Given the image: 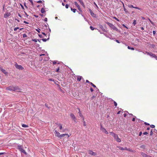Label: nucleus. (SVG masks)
<instances>
[{
    "mask_svg": "<svg viewBox=\"0 0 157 157\" xmlns=\"http://www.w3.org/2000/svg\"><path fill=\"white\" fill-rule=\"evenodd\" d=\"M6 89L10 91H18L20 90L17 86L14 87L12 86H10L6 88Z\"/></svg>",
    "mask_w": 157,
    "mask_h": 157,
    "instance_id": "1",
    "label": "nucleus"
},
{
    "mask_svg": "<svg viewBox=\"0 0 157 157\" xmlns=\"http://www.w3.org/2000/svg\"><path fill=\"white\" fill-rule=\"evenodd\" d=\"M107 24L113 29L118 31V29L113 24L109 22L107 23Z\"/></svg>",
    "mask_w": 157,
    "mask_h": 157,
    "instance_id": "2",
    "label": "nucleus"
},
{
    "mask_svg": "<svg viewBox=\"0 0 157 157\" xmlns=\"http://www.w3.org/2000/svg\"><path fill=\"white\" fill-rule=\"evenodd\" d=\"M18 149H19L20 151L21 152L24 153L25 154H26V152L22 148V147L20 145H18Z\"/></svg>",
    "mask_w": 157,
    "mask_h": 157,
    "instance_id": "3",
    "label": "nucleus"
},
{
    "mask_svg": "<svg viewBox=\"0 0 157 157\" xmlns=\"http://www.w3.org/2000/svg\"><path fill=\"white\" fill-rule=\"evenodd\" d=\"M100 130L106 134H108V132L106 130V129L103 128L102 126H101Z\"/></svg>",
    "mask_w": 157,
    "mask_h": 157,
    "instance_id": "4",
    "label": "nucleus"
},
{
    "mask_svg": "<svg viewBox=\"0 0 157 157\" xmlns=\"http://www.w3.org/2000/svg\"><path fill=\"white\" fill-rule=\"evenodd\" d=\"M14 65L17 69H23L21 66L18 65L16 63H15Z\"/></svg>",
    "mask_w": 157,
    "mask_h": 157,
    "instance_id": "5",
    "label": "nucleus"
},
{
    "mask_svg": "<svg viewBox=\"0 0 157 157\" xmlns=\"http://www.w3.org/2000/svg\"><path fill=\"white\" fill-rule=\"evenodd\" d=\"M146 52L147 55H149L151 56L154 58L155 57V55L154 54H153L151 52Z\"/></svg>",
    "mask_w": 157,
    "mask_h": 157,
    "instance_id": "6",
    "label": "nucleus"
},
{
    "mask_svg": "<svg viewBox=\"0 0 157 157\" xmlns=\"http://www.w3.org/2000/svg\"><path fill=\"white\" fill-rule=\"evenodd\" d=\"M89 154L91 155L95 156L97 155V153L96 152H94L90 150L89 151Z\"/></svg>",
    "mask_w": 157,
    "mask_h": 157,
    "instance_id": "7",
    "label": "nucleus"
},
{
    "mask_svg": "<svg viewBox=\"0 0 157 157\" xmlns=\"http://www.w3.org/2000/svg\"><path fill=\"white\" fill-rule=\"evenodd\" d=\"M67 136V138H68L69 136V135L67 134H63L60 135L59 138L60 139H62L63 138L64 136Z\"/></svg>",
    "mask_w": 157,
    "mask_h": 157,
    "instance_id": "8",
    "label": "nucleus"
},
{
    "mask_svg": "<svg viewBox=\"0 0 157 157\" xmlns=\"http://www.w3.org/2000/svg\"><path fill=\"white\" fill-rule=\"evenodd\" d=\"M53 62V65H55L56 64H57V66L58 67L57 69H59L60 67L59 66H58V65L59 64V62H58L57 61H54L52 62Z\"/></svg>",
    "mask_w": 157,
    "mask_h": 157,
    "instance_id": "9",
    "label": "nucleus"
},
{
    "mask_svg": "<svg viewBox=\"0 0 157 157\" xmlns=\"http://www.w3.org/2000/svg\"><path fill=\"white\" fill-rule=\"evenodd\" d=\"M89 10L91 16L93 17H95L96 16V14L94 13L90 9H89Z\"/></svg>",
    "mask_w": 157,
    "mask_h": 157,
    "instance_id": "10",
    "label": "nucleus"
},
{
    "mask_svg": "<svg viewBox=\"0 0 157 157\" xmlns=\"http://www.w3.org/2000/svg\"><path fill=\"white\" fill-rule=\"evenodd\" d=\"M128 6L129 8H134L138 9V10H141V9L140 8H139V7H134V6H133L132 5H128Z\"/></svg>",
    "mask_w": 157,
    "mask_h": 157,
    "instance_id": "11",
    "label": "nucleus"
},
{
    "mask_svg": "<svg viewBox=\"0 0 157 157\" xmlns=\"http://www.w3.org/2000/svg\"><path fill=\"white\" fill-rule=\"evenodd\" d=\"M114 139L117 142H120L121 141V140L120 138H119L117 135L116 136Z\"/></svg>",
    "mask_w": 157,
    "mask_h": 157,
    "instance_id": "12",
    "label": "nucleus"
},
{
    "mask_svg": "<svg viewBox=\"0 0 157 157\" xmlns=\"http://www.w3.org/2000/svg\"><path fill=\"white\" fill-rule=\"evenodd\" d=\"M141 155L143 157H152V156H150L149 155H147L146 154L144 153L143 152H142L141 153Z\"/></svg>",
    "mask_w": 157,
    "mask_h": 157,
    "instance_id": "13",
    "label": "nucleus"
},
{
    "mask_svg": "<svg viewBox=\"0 0 157 157\" xmlns=\"http://www.w3.org/2000/svg\"><path fill=\"white\" fill-rule=\"evenodd\" d=\"M55 135L57 136V137H59L60 136V133L57 131H55Z\"/></svg>",
    "mask_w": 157,
    "mask_h": 157,
    "instance_id": "14",
    "label": "nucleus"
},
{
    "mask_svg": "<svg viewBox=\"0 0 157 157\" xmlns=\"http://www.w3.org/2000/svg\"><path fill=\"white\" fill-rule=\"evenodd\" d=\"M70 116L71 118L75 121L76 118L74 115L73 114L71 113Z\"/></svg>",
    "mask_w": 157,
    "mask_h": 157,
    "instance_id": "15",
    "label": "nucleus"
},
{
    "mask_svg": "<svg viewBox=\"0 0 157 157\" xmlns=\"http://www.w3.org/2000/svg\"><path fill=\"white\" fill-rule=\"evenodd\" d=\"M110 134L112 135L114 138H115L116 137V136L117 135V134L114 133L113 132H109Z\"/></svg>",
    "mask_w": 157,
    "mask_h": 157,
    "instance_id": "16",
    "label": "nucleus"
},
{
    "mask_svg": "<svg viewBox=\"0 0 157 157\" xmlns=\"http://www.w3.org/2000/svg\"><path fill=\"white\" fill-rule=\"evenodd\" d=\"M10 15V13H6L4 15V17L5 18H7V17H8Z\"/></svg>",
    "mask_w": 157,
    "mask_h": 157,
    "instance_id": "17",
    "label": "nucleus"
},
{
    "mask_svg": "<svg viewBox=\"0 0 157 157\" xmlns=\"http://www.w3.org/2000/svg\"><path fill=\"white\" fill-rule=\"evenodd\" d=\"M2 72L4 73L5 75H7L8 74V72L6 71L5 69H1Z\"/></svg>",
    "mask_w": 157,
    "mask_h": 157,
    "instance_id": "18",
    "label": "nucleus"
},
{
    "mask_svg": "<svg viewBox=\"0 0 157 157\" xmlns=\"http://www.w3.org/2000/svg\"><path fill=\"white\" fill-rule=\"evenodd\" d=\"M78 111H79L78 113H79V116L80 117H83V115H82V114L81 113V112H80V109L79 108H78Z\"/></svg>",
    "mask_w": 157,
    "mask_h": 157,
    "instance_id": "19",
    "label": "nucleus"
},
{
    "mask_svg": "<svg viewBox=\"0 0 157 157\" xmlns=\"http://www.w3.org/2000/svg\"><path fill=\"white\" fill-rule=\"evenodd\" d=\"M119 148L121 150H127V148L126 147L123 148V147H119Z\"/></svg>",
    "mask_w": 157,
    "mask_h": 157,
    "instance_id": "20",
    "label": "nucleus"
},
{
    "mask_svg": "<svg viewBox=\"0 0 157 157\" xmlns=\"http://www.w3.org/2000/svg\"><path fill=\"white\" fill-rule=\"evenodd\" d=\"M40 11H41V12L43 13H45V10H44V8H41Z\"/></svg>",
    "mask_w": 157,
    "mask_h": 157,
    "instance_id": "21",
    "label": "nucleus"
},
{
    "mask_svg": "<svg viewBox=\"0 0 157 157\" xmlns=\"http://www.w3.org/2000/svg\"><path fill=\"white\" fill-rule=\"evenodd\" d=\"M82 78V76H78V78H77V80L78 81H79L81 80Z\"/></svg>",
    "mask_w": 157,
    "mask_h": 157,
    "instance_id": "22",
    "label": "nucleus"
},
{
    "mask_svg": "<svg viewBox=\"0 0 157 157\" xmlns=\"http://www.w3.org/2000/svg\"><path fill=\"white\" fill-rule=\"evenodd\" d=\"M80 4L84 7H85V6L84 4V3H83V2L82 1L81 2H80Z\"/></svg>",
    "mask_w": 157,
    "mask_h": 157,
    "instance_id": "23",
    "label": "nucleus"
},
{
    "mask_svg": "<svg viewBox=\"0 0 157 157\" xmlns=\"http://www.w3.org/2000/svg\"><path fill=\"white\" fill-rule=\"evenodd\" d=\"M75 4L76 6L78 7L79 8V6L78 4L77 3V2H75Z\"/></svg>",
    "mask_w": 157,
    "mask_h": 157,
    "instance_id": "24",
    "label": "nucleus"
},
{
    "mask_svg": "<svg viewBox=\"0 0 157 157\" xmlns=\"http://www.w3.org/2000/svg\"><path fill=\"white\" fill-rule=\"evenodd\" d=\"M128 49H131V50H134V48H131L129 46H128Z\"/></svg>",
    "mask_w": 157,
    "mask_h": 157,
    "instance_id": "25",
    "label": "nucleus"
},
{
    "mask_svg": "<svg viewBox=\"0 0 157 157\" xmlns=\"http://www.w3.org/2000/svg\"><path fill=\"white\" fill-rule=\"evenodd\" d=\"M71 10L74 13H75L76 11V9H72L71 8Z\"/></svg>",
    "mask_w": 157,
    "mask_h": 157,
    "instance_id": "26",
    "label": "nucleus"
},
{
    "mask_svg": "<svg viewBox=\"0 0 157 157\" xmlns=\"http://www.w3.org/2000/svg\"><path fill=\"white\" fill-rule=\"evenodd\" d=\"M22 127L24 128H27L28 127V126L27 125L25 124H23L22 125Z\"/></svg>",
    "mask_w": 157,
    "mask_h": 157,
    "instance_id": "27",
    "label": "nucleus"
},
{
    "mask_svg": "<svg viewBox=\"0 0 157 157\" xmlns=\"http://www.w3.org/2000/svg\"><path fill=\"white\" fill-rule=\"evenodd\" d=\"M124 10L126 13H128V10L125 8H124Z\"/></svg>",
    "mask_w": 157,
    "mask_h": 157,
    "instance_id": "28",
    "label": "nucleus"
},
{
    "mask_svg": "<svg viewBox=\"0 0 157 157\" xmlns=\"http://www.w3.org/2000/svg\"><path fill=\"white\" fill-rule=\"evenodd\" d=\"M83 125L85 126H86V122L85 121H84V119L83 118Z\"/></svg>",
    "mask_w": 157,
    "mask_h": 157,
    "instance_id": "29",
    "label": "nucleus"
},
{
    "mask_svg": "<svg viewBox=\"0 0 157 157\" xmlns=\"http://www.w3.org/2000/svg\"><path fill=\"white\" fill-rule=\"evenodd\" d=\"M136 24V20H134L133 23V25L135 26Z\"/></svg>",
    "mask_w": 157,
    "mask_h": 157,
    "instance_id": "30",
    "label": "nucleus"
},
{
    "mask_svg": "<svg viewBox=\"0 0 157 157\" xmlns=\"http://www.w3.org/2000/svg\"><path fill=\"white\" fill-rule=\"evenodd\" d=\"M49 39V38H48L47 39H42V40L44 42H46L47 40H48Z\"/></svg>",
    "mask_w": 157,
    "mask_h": 157,
    "instance_id": "31",
    "label": "nucleus"
},
{
    "mask_svg": "<svg viewBox=\"0 0 157 157\" xmlns=\"http://www.w3.org/2000/svg\"><path fill=\"white\" fill-rule=\"evenodd\" d=\"M59 127L60 129L61 130L62 129V126L60 124H59Z\"/></svg>",
    "mask_w": 157,
    "mask_h": 157,
    "instance_id": "32",
    "label": "nucleus"
},
{
    "mask_svg": "<svg viewBox=\"0 0 157 157\" xmlns=\"http://www.w3.org/2000/svg\"><path fill=\"white\" fill-rule=\"evenodd\" d=\"M90 84L94 87H96V86L92 82H90Z\"/></svg>",
    "mask_w": 157,
    "mask_h": 157,
    "instance_id": "33",
    "label": "nucleus"
},
{
    "mask_svg": "<svg viewBox=\"0 0 157 157\" xmlns=\"http://www.w3.org/2000/svg\"><path fill=\"white\" fill-rule=\"evenodd\" d=\"M148 19L152 25H154V23L152 21H151L149 18H148Z\"/></svg>",
    "mask_w": 157,
    "mask_h": 157,
    "instance_id": "34",
    "label": "nucleus"
},
{
    "mask_svg": "<svg viewBox=\"0 0 157 157\" xmlns=\"http://www.w3.org/2000/svg\"><path fill=\"white\" fill-rule=\"evenodd\" d=\"M90 28L92 30H93L94 29V28H93V27H92L91 26H90Z\"/></svg>",
    "mask_w": 157,
    "mask_h": 157,
    "instance_id": "35",
    "label": "nucleus"
},
{
    "mask_svg": "<svg viewBox=\"0 0 157 157\" xmlns=\"http://www.w3.org/2000/svg\"><path fill=\"white\" fill-rule=\"evenodd\" d=\"M151 46L153 48H154L155 47V45L153 44H152L151 45Z\"/></svg>",
    "mask_w": 157,
    "mask_h": 157,
    "instance_id": "36",
    "label": "nucleus"
},
{
    "mask_svg": "<svg viewBox=\"0 0 157 157\" xmlns=\"http://www.w3.org/2000/svg\"><path fill=\"white\" fill-rule=\"evenodd\" d=\"M18 29H19V28H18V27H16V28H15L14 29V31H16Z\"/></svg>",
    "mask_w": 157,
    "mask_h": 157,
    "instance_id": "37",
    "label": "nucleus"
},
{
    "mask_svg": "<svg viewBox=\"0 0 157 157\" xmlns=\"http://www.w3.org/2000/svg\"><path fill=\"white\" fill-rule=\"evenodd\" d=\"M36 30L38 33H40V29H36Z\"/></svg>",
    "mask_w": 157,
    "mask_h": 157,
    "instance_id": "38",
    "label": "nucleus"
},
{
    "mask_svg": "<svg viewBox=\"0 0 157 157\" xmlns=\"http://www.w3.org/2000/svg\"><path fill=\"white\" fill-rule=\"evenodd\" d=\"M37 2L38 3H42V1L41 0H39Z\"/></svg>",
    "mask_w": 157,
    "mask_h": 157,
    "instance_id": "39",
    "label": "nucleus"
},
{
    "mask_svg": "<svg viewBox=\"0 0 157 157\" xmlns=\"http://www.w3.org/2000/svg\"><path fill=\"white\" fill-rule=\"evenodd\" d=\"M151 127L152 128H154L155 127V126L154 125L152 124L151 125Z\"/></svg>",
    "mask_w": 157,
    "mask_h": 157,
    "instance_id": "40",
    "label": "nucleus"
},
{
    "mask_svg": "<svg viewBox=\"0 0 157 157\" xmlns=\"http://www.w3.org/2000/svg\"><path fill=\"white\" fill-rule=\"evenodd\" d=\"M65 7L66 8H67V9L68 8V7H69V6L68 4H66V5H65Z\"/></svg>",
    "mask_w": 157,
    "mask_h": 157,
    "instance_id": "41",
    "label": "nucleus"
},
{
    "mask_svg": "<svg viewBox=\"0 0 157 157\" xmlns=\"http://www.w3.org/2000/svg\"><path fill=\"white\" fill-rule=\"evenodd\" d=\"M114 104L115 106H117V103L115 101L114 102Z\"/></svg>",
    "mask_w": 157,
    "mask_h": 157,
    "instance_id": "42",
    "label": "nucleus"
},
{
    "mask_svg": "<svg viewBox=\"0 0 157 157\" xmlns=\"http://www.w3.org/2000/svg\"><path fill=\"white\" fill-rule=\"evenodd\" d=\"M27 37V35L26 34H24L23 35V37L25 38Z\"/></svg>",
    "mask_w": 157,
    "mask_h": 157,
    "instance_id": "43",
    "label": "nucleus"
},
{
    "mask_svg": "<svg viewBox=\"0 0 157 157\" xmlns=\"http://www.w3.org/2000/svg\"><path fill=\"white\" fill-rule=\"evenodd\" d=\"M32 41H33L35 42H37V40H36V39H33V40H32Z\"/></svg>",
    "mask_w": 157,
    "mask_h": 157,
    "instance_id": "44",
    "label": "nucleus"
},
{
    "mask_svg": "<svg viewBox=\"0 0 157 157\" xmlns=\"http://www.w3.org/2000/svg\"><path fill=\"white\" fill-rule=\"evenodd\" d=\"M147 134H148V133L147 132H145L143 133V134L144 135H147Z\"/></svg>",
    "mask_w": 157,
    "mask_h": 157,
    "instance_id": "45",
    "label": "nucleus"
},
{
    "mask_svg": "<svg viewBox=\"0 0 157 157\" xmlns=\"http://www.w3.org/2000/svg\"><path fill=\"white\" fill-rule=\"evenodd\" d=\"M114 18L116 20H117V21H119V20L116 17H114Z\"/></svg>",
    "mask_w": 157,
    "mask_h": 157,
    "instance_id": "46",
    "label": "nucleus"
},
{
    "mask_svg": "<svg viewBox=\"0 0 157 157\" xmlns=\"http://www.w3.org/2000/svg\"><path fill=\"white\" fill-rule=\"evenodd\" d=\"M31 3V4H32V5L33 6V2L32 0V1H31L30 2Z\"/></svg>",
    "mask_w": 157,
    "mask_h": 157,
    "instance_id": "47",
    "label": "nucleus"
},
{
    "mask_svg": "<svg viewBox=\"0 0 157 157\" xmlns=\"http://www.w3.org/2000/svg\"><path fill=\"white\" fill-rule=\"evenodd\" d=\"M49 80L50 81H54V80L53 79H51V78H50V79H49Z\"/></svg>",
    "mask_w": 157,
    "mask_h": 157,
    "instance_id": "48",
    "label": "nucleus"
},
{
    "mask_svg": "<svg viewBox=\"0 0 157 157\" xmlns=\"http://www.w3.org/2000/svg\"><path fill=\"white\" fill-rule=\"evenodd\" d=\"M90 91H91V92H92L94 91V90L91 87L90 88Z\"/></svg>",
    "mask_w": 157,
    "mask_h": 157,
    "instance_id": "49",
    "label": "nucleus"
},
{
    "mask_svg": "<svg viewBox=\"0 0 157 157\" xmlns=\"http://www.w3.org/2000/svg\"><path fill=\"white\" fill-rule=\"evenodd\" d=\"M144 124L146 125H149V123H147V122H145L144 123Z\"/></svg>",
    "mask_w": 157,
    "mask_h": 157,
    "instance_id": "50",
    "label": "nucleus"
},
{
    "mask_svg": "<svg viewBox=\"0 0 157 157\" xmlns=\"http://www.w3.org/2000/svg\"><path fill=\"white\" fill-rule=\"evenodd\" d=\"M153 34L154 35H155L156 33V32L155 31H153Z\"/></svg>",
    "mask_w": 157,
    "mask_h": 157,
    "instance_id": "51",
    "label": "nucleus"
},
{
    "mask_svg": "<svg viewBox=\"0 0 157 157\" xmlns=\"http://www.w3.org/2000/svg\"><path fill=\"white\" fill-rule=\"evenodd\" d=\"M44 21H47V18H45L44 19Z\"/></svg>",
    "mask_w": 157,
    "mask_h": 157,
    "instance_id": "52",
    "label": "nucleus"
},
{
    "mask_svg": "<svg viewBox=\"0 0 157 157\" xmlns=\"http://www.w3.org/2000/svg\"><path fill=\"white\" fill-rule=\"evenodd\" d=\"M39 36L40 38H42L43 37L41 35H39Z\"/></svg>",
    "mask_w": 157,
    "mask_h": 157,
    "instance_id": "53",
    "label": "nucleus"
},
{
    "mask_svg": "<svg viewBox=\"0 0 157 157\" xmlns=\"http://www.w3.org/2000/svg\"><path fill=\"white\" fill-rule=\"evenodd\" d=\"M86 82L89 83H90V82H89L88 80H86Z\"/></svg>",
    "mask_w": 157,
    "mask_h": 157,
    "instance_id": "54",
    "label": "nucleus"
},
{
    "mask_svg": "<svg viewBox=\"0 0 157 157\" xmlns=\"http://www.w3.org/2000/svg\"><path fill=\"white\" fill-rule=\"evenodd\" d=\"M42 33L45 36H46V34H45V33L44 32H42Z\"/></svg>",
    "mask_w": 157,
    "mask_h": 157,
    "instance_id": "55",
    "label": "nucleus"
},
{
    "mask_svg": "<svg viewBox=\"0 0 157 157\" xmlns=\"http://www.w3.org/2000/svg\"><path fill=\"white\" fill-rule=\"evenodd\" d=\"M116 41L118 43H120V42L118 40H116Z\"/></svg>",
    "mask_w": 157,
    "mask_h": 157,
    "instance_id": "56",
    "label": "nucleus"
},
{
    "mask_svg": "<svg viewBox=\"0 0 157 157\" xmlns=\"http://www.w3.org/2000/svg\"><path fill=\"white\" fill-rule=\"evenodd\" d=\"M4 154V152L0 153V155H3Z\"/></svg>",
    "mask_w": 157,
    "mask_h": 157,
    "instance_id": "57",
    "label": "nucleus"
},
{
    "mask_svg": "<svg viewBox=\"0 0 157 157\" xmlns=\"http://www.w3.org/2000/svg\"><path fill=\"white\" fill-rule=\"evenodd\" d=\"M135 118H133L132 120V121H135Z\"/></svg>",
    "mask_w": 157,
    "mask_h": 157,
    "instance_id": "58",
    "label": "nucleus"
},
{
    "mask_svg": "<svg viewBox=\"0 0 157 157\" xmlns=\"http://www.w3.org/2000/svg\"><path fill=\"white\" fill-rule=\"evenodd\" d=\"M150 134H151V135L152 134H153V132H152V130H151V132H150Z\"/></svg>",
    "mask_w": 157,
    "mask_h": 157,
    "instance_id": "59",
    "label": "nucleus"
},
{
    "mask_svg": "<svg viewBox=\"0 0 157 157\" xmlns=\"http://www.w3.org/2000/svg\"><path fill=\"white\" fill-rule=\"evenodd\" d=\"M142 134V132H140V133H139V135L140 136Z\"/></svg>",
    "mask_w": 157,
    "mask_h": 157,
    "instance_id": "60",
    "label": "nucleus"
},
{
    "mask_svg": "<svg viewBox=\"0 0 157 157\" xmlns=\"http://www.w3.org/2000/svg\"><path fill=\"white\" fill-rule=\"evenodd\" d=\"M78 10L80 11H81V9L80 8V7H79V8L78 7Z\"/></svg>",
    "mask_w": 157,
    "mask_h": 157,
    "instance_id": "61",
    "label": "nucleus"
},
{
    "mask_svg": "<svg viewBox=\"0 0 157 157\" xmlns=\"http://www.w3.org/2000/svg\"><path fill=\"white\" fill-rule=\"evenodd\" d=\"M123 26L124 27L126 28H127V29H128V28H127V27H126V26L125 25H124V24H123Z\"/></svg>",
    "mask_w": 157,
    "mask_h": 157,
    "instance_id": "62",
    "label": "nucleus"
},
{
    "mask_svg": "<svg viewBox=\"0 0 157 157\" xmlns=\"http://www.w3.org/2000/svg\"><path fill=\"white\" fill-rule=\"evenodd\" d=\"M127 115L126 113H124V117H126V116Z\"/></svg>",
    "mask_w": 157,
    "mask_h": 157,
    "instance_id": "63",
    "label": "nucleus"
},
{
    "mask_svg": "<svg viewBox=\"0 0 157 157\" xmlns=\"http://www.w3.org/2000/svg\"><path fill=\"white\" fill-rule=\"evenodd\" d=\"M24 23H26V24H28V23L27 22H26V21H24Z\"/></svg>",
    "mask_w": 157,
    "mask_h": 157,
    "instance_id": "64",
    "label": "nucleus"
}]
</instances>
